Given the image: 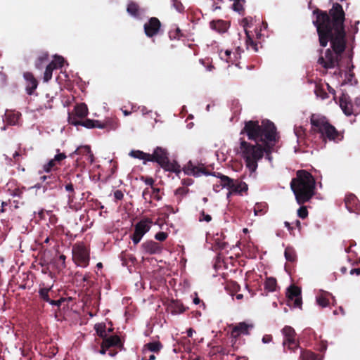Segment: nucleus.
I'll list each match as a JSON object with an SVG mask.
<instances>
[{
    "mask_svg": "<svg viewBox=\"0 0 360 360\" xmlns=\"http://www.w3.org/2000/svg\"><path fill=\"white\" fill-rule=\"evenodd\" d=\"M288 305L295 308H302L301 289L296 285H290L287 291Z\"/></svg>",
    "mask_w": 360,
    "mask_h": 360,
    "instance_id": "obj_10",
    "label": "nucleus"
},
{
    "mask_svg": "<svg viewBox=\"0 0 360 360\" xmlns=\"http://www.w3.org/2000/svg\"><path fill=\"white\" fill-rule=\"evenodd\" d=\"M160 166L166 171L174 172L176 174L181 172V166L178 162L176 161L170 162L169 158Z\"/></svg>",
    "mask_w": 360,
    "mask_h": 360,
    "instance_id": "obj_25",
    "label": "nucleus"
},
{
    "mask_svg": "<svg viewBox=\"0 0 360 360\" xmlns=\"http://www.w3.org/2000/svg\"><path fill=\"white\" fill-rule=\"evenodd\" d=\"M67 158L66 155L64 153L56 154L53 160L57 165H60V162L65 160Z\"/></svg>",
    "mask_w": 360,
    "mask_h": 360,
    "instance_id": "obj_54",
    "label": "nucleus"
},
{
    "mask_svg": "<svg viewBox=\"0 0 360 360\" xmlns=\"http://www.w3.org/2000/svg\"><path fill=\"white\" fill-rule=\"evenodd\" d=\"M313 14L316 16L313 25L316 28L320 46L326 47L330 41L332 48L326 50L324 57L321 56L323 49H319L321 56L317 63L326 70L334 68L338 65L339 56L346 49L345 13L342 5L333 3L328 11L316 8Z\"/></svg>",
    "mask_w": 360,
    "mask_h": 360,
    "instance_id": "obj_1",
    "label": "nucleus"
},
{
    "mask_svg": "<svg viewBox=\"0 0 360 360\" xmlns=\"http://www.w3.org/2000/svg\"><path fill=\"white\" fill-rule=\"evenodd\" d=\"M252 328V324L240 322L233 327L231 335L234 338H238L240 335H249V330Z\"/></svg>",
    "mask_w": 360,
    "mask_h": 360,
    "instance_id": "obj_18",
    "label": "nucleus"
},
{
    "mask_svg": "<svg viewBox=\"0 0 360 360\" xmlns=\"http://www.w3.org/2000/svg\"><path fill=\"white\" fill-rule=\"evenodd\" d=\"M41 180L42 185L40 184H37L35 185V187L37 188H40L43 187L44 192L46 191L48 188L53 189L56 187L57 183L58 181V177L56 175H44L40 177Z\"/></svg>",
    "mask_w": 360,
    "mask_h": 360,
    "instance_id": "obj_15",
    "label": "nucleus"
},
{
    "mask_svg": "<svg viewBox=\"0 0 360 360\" xmlns=\"http://www.w3.org/2000/svg\"><path fill=\"white\" fill-rule=\"evenodd\" d=\"M142 252L144 254L155 255L162 252V246L153 240H146L141 245Z\"/></svg>",
    "mask_w": 360,
    "mask_h": 360,
    "instance_id": "obj_14",
    "label": "nucleus"
},
{
    "mask_svg": "<svg viewBox=\"0 0 360 360\" xmlns=\"http://www.w3.org/2000/svg\"><path fill=\"white\" fill-rule=\"evenodd\" d=\"M340 106L347 116L352 115H356L358 114V112L354 107L349 96L347 94H342L340 98Z\"/></svg>",
    "mask_w": 360,
    "mask_h": 360,
    "instance_id": "obj_13",
    "label": "nucleus"
},
{
    "mask_svg": "<svg viewBox=\"0 0 360 360\" xmlns=\"http://www.w3.org/2000/svg\"><path fill=\"white\" fill-rule=\"evenodd\" d=\"M114 198L115 200H122L124 198V193L120 190H116L114 192Z\"/></svg>",
    "mask_w": 360,
    "mask_h": 360,
    "instance_id": "obj_59",
    "label": "nucleus"
},
{
    "mask_svg": "<svg viewBox=\"0 0 360 360\" xmlns=\"http://www.w3.org/2000/svg\"><path fill=\"white\" fill-rule=\"evenodd\" d=\"M210 25L211 29L215 30L216 32L220 34L225 33L230 26L228 22L223 20H212L210 22Z\"/></svg>",
    "mask_w": 360,
    "mask_h": 360,
    "instance_id": "obj_21",
    "label": "nucleus"
},
{
    "mask_svg": "<svg viewBox=\"0 0 360 360\" xmlns=\"http://www.w3.org/2000/svg\"><path fill=\"white\" fill-rule=\"evenodd\" d=\"M297 202L302 205L308 202L314 195L315 179L311 173L306 170H298L297 176L290 182Z\"/></svg>",
    "mask_w": 360,
    "mask_h": 360,
    "instance_id": "obj_3",
    "label": "nucleus"
},
{
    "mask_svg": "<svg viewBox=\"0 0 360 360\" xmlns=\"http://www.w3.org/2000/svg\"><path fill=\"white\" fill-rule=\"evenodd\" d=\"M214 243L219 249L223 250L226 248V243L221 240L219 238H214Z\"/></svg>",
    "mask_w": 360,
    "mask_h": 360,
    "instance_id": "obj_56",
    "label": "nucleus"
},
{
    "mask_svg": "<svg viewBox=\"0 0 360 360\" xmlns=\"http://www.w3.org/2000/svg\"><path fill=\"white\" fill-rule=\"evenodd\" d=\"M65 189L68 193V201L73 202L74 199L75 198V192L74 185L70 179H67L65 181Z\"/></svg>",
    "mask_w": 360,
    "mask_h": 360,
    "instance_id": "obj_29",
    "label": "nucleus"
},
{
    "mask_svg": "<svg viewBox=\"0 0 360 360\" xmlns=\"http://www.w3.org/2000/svg\"><path fill=\"white\" fill-rule=\"evenodd\" d=\"M65 300L66 299L64 297H61L58 300H52L51 302H50V304L60 307L62 303H63Z\"/></svg>",
    "mask_w": 360,
    "mask_h": 360,
    "instance_id": "obj_58",
    "label": "nucleus"
},
{
    "mask_svg": "<svg viewBox=\"0 0 360 360\" xmlns=\"http://www.w3.org/2000/svg\"><path fill=\"white\" fill-rule=\"evenodd\" d=\"M57 165L55 161L51 159L46 164H45L43 167V169L46 172H49L51 169H53Z\"/></svg>",
    "mask_w": 360,
    "mask_h": 360,
    "instance_id": "obj_48",
    "label": "nucleus"
},
{
    "mask_svg": "<svg viewBox=\"0 0 360 360\" xmlns=\"http://www.w3.org/2000/svg\"><path fill=\"white\" fill-rule=\"evenodd\" d=\"M64 62L65 60L62 56H55L53 60L49 65H52V69L56 70L62 68Z\"/></svg>",
    "mask_w": 360,
    "mask_h": 360,
    "instance_id": "obj_38",
    "label": "nucleus"
},
{
    "mask_svg": "<svg viewBox=\"0 0 360 360\" xmlns=\"http://www.w3.org/2000/svg\"><path fill=\"white\" fill-rule=\"evenodd\" d=\"M102 344L104 345L105 347H108L110 349L108 354L110 356H115L118 352L117 349L122 350L124 349L123 342L120 336L117 335H107L103 339Z\"/></svg>",
    "mask_w": 360,
    "mask_h": 360,
    "instance_id": "obj_9",
    "label": "nucleus"
},
{
    "mask_svg": "<svg viewBox=\"0 0 360 360\" xmlns=\"http://www.w3.org/2000/svg\"><path fill=\"white\" fill-rule=\"evenodd\" d=\"M152 198H153L155 200L159 201L162 199L161 195H160V189L159 188L152 187Z\"/></svg>",
    "mask_w": 360,
    "mask_h": 360,
    "instance_id": "obj_51",
    "label": "nucleus"
},
{
    "mask_svg": "<svg viewBox=\"0 0 360 360\" xmlns=\"http://www.w3.org/2000/svg\"><path fill=\"white\" fill-rule=\"evenodd\" d=\"M181 182H182L183 185L188 186H191L193 183V181L191 179L186 178V179H184Z\"/></svg>",
    "mask_w": 360,
    "mask_h": 360,
    "instance_id": "obj_64",
    "label": "nucleus"
},
{
    "mask_svg": "<svg viewBox=\"0 0 360 360\" xmlns=\"http://www.w3.org/2000/svg\"><path fill=\"white\" fill-rule=\"evenodd\" d=\"M156 357L154 354H150V352L142 353L141 360H155Z\"/></svg>",
    "mask_w": 360,
    "mask_h": 360,
    "instance_id": "obj_57",
    "label": "nucleus"
},
{
    "mask_svg": "<svg viewBox=\"0 0 360 360\" xmlns=\"http://www.w3.org/2000/svg\"><path fill=\"white\" fill-rule=\"evenodd\" d=\"M225 289L231 296H233L240 291V286L236 281H229L226 283Z\"/></svg>",
    "mask_w": 360,
    "mask_h": 360,
    "instance_id": "obj_28",
    "label": "nucleus"
},
{
    "mask_svg": "<svg viewBox=\"0 0 360 360\" xmlns=\"http://www.w3.org/2000/svg\"><path fill=\"white\" fill-rule=\"evenodd\" d=\"M72 259L75 264L80 267L86 268L89 264L90 248L84 243H77L72 246Z\"/></svg>",
    "mask_w": 360,
    "mask_h": 360,
    "instance_id": "obj_6",
    "label": "nucleus"
},
{
    "mask_svg": "<svg viewBox=\"0 0 360 360\" xmlns=\"http://www.w3.org/2000/svg\"><path fill=\"white\" fill-rule=\"evenodd\" d=\"M212 218L211 215L206 214L204 210H202L200 213L198 219L200 221H205L206 222H210L212 221Z\"/></svg>",
    "mask_w": 360,
    "mask_h": 360,
    "instance_id": "obj_50",
    "label": "nucleus"
},
{
    "mask_svg": "<svg viewBox=\"0 0 360 360\" xmlns=\"http://www.w3.org/2000/svg\"><path fill=\"white\" fill-rule=\"evenodd\" d=\"M48 60H49V55L46 53H42L40 56H39V57L37 58V59L35 61L36 68H37V69L42 68L43 63L46 61H47Z\"/></svg>",
    "mask_w": 360,
    "mask_h": 360,
    "instance_id": "obj_43",
    "label": "nucleus"
},
{
    "mask_svg": "<svg viewBox=\"0 0 360 360\" xmlns=\"http://www.w3.org/2000/svg\"><path fill=\"white\" fill-rule=\"evenodd\" d=\"M172 1L173 6L177 11L182 12L184 11V7L179 0H172Z\"/></svg>",
    "mask_w": 360,
    "mask_h": 360,
    "instance_id": "obj_55",
    "label": "nucleus"
},
{
    "mask_svg": "<svg viewBox=\"0 0 360 360\" xmlns=\"http://www.w3.org/2000/svg\"><path fill=\"white\" fill-rule=\"evenodd\" d=\"M330 295L329 293L326 292L316 297V302L317 304L322 307H326L329 304V300L327 296Z\"/></svg>",
    "mask_w": 360,
    "mask_h": 360,
    "instance_id": "obj_39",
    "label": "nucleus"
},
{
    "mask_svg": "<svg viewBox=\"0 0 360 360\" xmlns=\"http://www.w3.org/2000/svg\"><path fill=\"white\" fill-rule=\"evenodd\" d=\"M6 122L10 125H15L20 118V115L13 112H7L5 114Z\"/></svg>",
    "mask_w": 360,
    "mask_h": 360,
    "instance_id": "obj_34",
    "label": "nucleus"
},
{
    "mask_svg": "<svg viewBox=\"0 0 360 360\" xmlns=\"http://www.w3.org/2000/svg\"><path fill=\"white\" fill-rule=\"evenodd\" d=\"M105 328L106 326L105 323L96 324L94 326L96 334L102 339L107 336Z\"/></svg>",
    "mask_w": 360,
    "mask_h": 360,
    "instance_id": "obj_41",
    "label": "nucleus"
},
{
    "mask_svg": "<svg viewBox=\"0 0 360 360\" xmlns=\"http://www.w3.org/2000/svg\"><path fill=\"white\" fill-rule=\"evenodd\" d=\"M153 221L149 218H145L139 221L134 226V232L131 236L134 244L137 245L143 236L149 231Z\"/></svg>",
    "mask_w": 360,
    "mask_h": 360,
    "instance_id": "obj_7",
    "label": "nucleus"
},
{
    "mask_svg": "<svg viewBox=\"0 0 360 360\" xmlns=\"http://www.w3.org/2000/svg\"><path fill=\"white\" fill-rule=\"evenodd\" d=\"M248 190V184L242 181L239 179H234V183L233 184V187H231V191H229L228 196L232 193H237L242 195L243 193H246Z\"/></svg>",
    "mask_w": 360,
    "mask_h": 360,
    "instance_id": "obj_22",
    "label": "nucleus"
},
{
    "mask_svg": "<svg viewBox=\"0 0 360 360\" xmlns=\"http://www.w3.org/2000/svg\"><path fill=\"white\" fill-rule=\"evenodd\" d=\"M25 189V187L20 188L18 186L15 187L13 189H9V191L11 195H12L13 197H18L19 198H22Z\"/></svg>",
    "mask_w": 360,
    "mask_h": 360,
    "instance_id": "obj_44",
    "label": "nucleus"
},
{
    "mask_svg": "<svg viewBox=\"0 0 360 360\" xmlns=\"http://www.w3.org/2000/svg\"><path fill=\"white\" fill-rule=\"evenodd\" d=\"M80 120H82L88 115V108L85 103L77 104L72 111Z\"/></svg>",
    "mask_w": 360,
    "mask_h": 360,
    "instance_id": "obj_27",
    "label": "nucleus"
},
{
    "mask_svg": "<svg viewBox=\"0 0 360 360\" xmlns=\"http://www.w3.org/2000/svg\"><path fill=\"white\" fill-rule=\"evenodd\" d=\"M127 11L129 15L134 18L140 17V7L134 1L130 2L127 5Z\"/></svg>",
    "mask_w": 360,
    "mask_h": 360,
    "instance_id": "obj_30",
    "label": "nucleus"
},
{
    "mask_svg": "<svg viewBox=\"0 0 360 360\" xmlns=\"http://www.w3.org/2000/svg\"><path fill=\"white\" fill-rule=\"evenodd\" d=\"M273 337L271 335H264L262 338V342L264 344L269 343L272 341Z\"/></svg>",
    "mask_w": 360,
    "mask_h": 360,
    "instance_id": "obj_62",
    "label": "nucleus"
},
{
    "mask_svg": "<svg viewBox=\"0 0 360 360\" xmlns=\"http://www.w3.org/2000/svg\"><path fill=\"white\" fill-rule=\"evenodd\" d=\"M23 77L25 80V90L28 95H32L38 86V81L30 72H25Z\"/></svg>",
    "mask_w": 360,
    "mask_h": 360,
    "instance_id": "obj_16",
    "label": "nucleus"
},
{
    "mask_svg": "<svg viewBox=\"0 0 360 360\" xmlns=\"http://www.w3.org/2000/svg\"><path fill=\"white\" fill-rule=\"evenodd\" d=\"M183 171L187 175H192L194 176H200L202 174L205 176L213 175L219 179H220V184L222 187L227 188L229 191L233 187V184L234 183V179L229 177L228 176L224 175L221 173H211L208 172L206 168L203 166V165H195L191 161H189L184 167H183Z\"/></svg>",
    "mask_w": 360,
    "mask_h": 360,
    "instance_id": "obj_5",
    "label": "nucleus"
},
{
    "mask_svg": "<svg viewBox=\"0 0 360 360\" xmlns=\"http://www.w3.org/2000/svg\"><path fill=\"white\" fill-rule=\"evenodd\" d=\"M327 342L326 341H321L319 345V350L321 352H325L327 349Z\"/></svg>",
    "mask_w": 360,
    "mask_h": 360,
    "instance_id": "obj_61",
    "label": "nucleus"
},
{
    "mask_svg": "<svg viewBox=\"0 0 360 360\" xmlns=\"http://www.w3.org/2000/svg\"><path fill=\"white\" fill-rule=\"evenodd\" d=\"M169 307L172 314H181L188 309L180 300H172Z\"/></svg>",
    "mask_w": 360,
    "mask_h": 360,
    "instance_id": "obj_26",
    "label": "nucleus"
},
{
    "mask_svg": "<svg viewBox=\"0 0 360 360\" xmlns=\"http://www.w3.org/2000/svg\"><path fill=\"white\" fill-rule=\"evenodd\" d=\"M129 155L134 158H137L139 160H143L144 164L146 162L149 161V158L150 157V154L144 153L139 150H133L129 153Z\"/></svg>",
    "mask_w": 360,
    "mask_h": 360,
    "instance_id": "obj_33",
    "label": "nucleus"
},
{
    "mask_svg": "<svg viewBox=\"0 0 360 360\" xmlns=\"http://www.w3.org/2000/svg\"><path fill=\"white\" fill-rule=\"evenodd\" d=\"M282 332L284 335V340L283 342L284 349H285L286 347L288 349L292 351L297 349L299 347V344L295 339L296 333L294 328L286 326L283 328Z\"/></svg>",
    "mask_w": 360,
    "mask_h": 360,
    "instance_id": "obj_11",
    "label": "nucleus"
},
{
    "mask_svg": "<svg viewBox=\"0 0 360 360\" xmlns=\"http://www.w3.org/2000/svg\"><path fill=\"white\" fill-rule=\"evenodd\" d=\"M81 120H80L73 112H69V114H68L69 124L74 125V126H78V125H80Z\"/></svg>",
    "mask_w": 360,
    "mask_h": 360,
    "instance_id": "obj_45",
    "label": "nucleus"
},
{
    "mask_svg": "<svg viewBox=\"0 0 360 360\" xmlns=\"http://www.w3.org/2000/svg\"><path fill=\"white\" fill-rule=\"evenodd\" d=\"M297 215L302 219H305L308 216V210L307 207L301 206L297 210Z\"/></svg>",
    "mask_w": 360,
    "mask_h": 360,
    "instance_id": "obj_49",
    "label": "nucleus"
},
{
    "mask_svg": "<svg viewBox=\"0 0 360 360\" xmlns=\"http://www.w3.org/2000/svg\"><path fill=\"white\" fill-rule=\"evenodd\" d=\"M358 199L354 194L347 195L345 198L346 208L350 212H355L357 207Z\"/></svg>",
    "mask_w": 360,
    "mask_h": 360,
    "instance_id": "obj_24",
    "label": "nucleus"
},
{
    "mask_svg": "<svg viewBox=\"0 0 360 360\" xmlns=\"http://www.w3.org/2000/svg\"><path fill=\"white\" fill-rule=\"evenodd\" d=\"M310 123L311 130L314 133L319 134L321 139L324 142L329 141L338 143L343 139V134L338 131L325 116L312 114L310 117Z\"/></svg>",
    "mask_w": 360,
    "mask_h": 360,
    "instance_id": "obj_4",
    "label": "nucleus"
},
{
    "mask_svg": "<svg viewBox=\"0 0 360 360\" xmlns=\"http://www.w3.org/2000/svg\"><path fill=\"white\" fill-rule=\"evenodd\" d=\"M52 65H48L46 68L44 74V82H48L52 77V73L54 70L51 68Z\"/></svg>",
    "mask_w": 360,
    "mask_h": 360,
    "instance_id": "obj_46",
    "label": "nucleus"
},
{
    "mask_svg": "<svg viewBox=\"0 0 360 360\" xmlns=\"http://www.w3.org/2000/svg\"><path fill=\"white\" fill-rule=\"evenodd\" d=\"M91 148L88 146L78 147L73 153L70 155V157L73 158L75 155H79L86 156L89 154Z\"/></svg>",
    "mask_w": 360,
    "mask_h": 360,
    "instance_id": "obj_40",
    "label": "nucleus"
},
{
    "mask_svg": "<svg viewBox=\"0 0 360 360\" xmlns=\"http://www.w3.org/2000/svg\"><path fill=\"white\" fill-rule=\"evenodd\" d=\"M182 36L181 31L179 27L169 32V37L171 39H179Z\"/></svg>",
    "mask_w": 360,
    "mask_h": 360,
    "instance_id": "obj_47",
    "label": "nucleus"
},
{
    "mask_svg": "<svg viewBox=\"0 0 360 360\" xmlns=\"http://www.w3.org/2000/svg\"><path fill=\"white\" fill-rule=\"evenodd\" d=\"M149 196L150 198H152V195H151V193L149 190L148 188H145L143 191V193H142V197L145 199V200H147V196Z\"/></svg>",
    "mask_w": 360,
    "mask_h": 360,
    "instance_id": "obj_63",
    "label": "nucleus"
},
{
    "mask_svg": "<svg viewBox=\"0 0 360 360\" xmlns=\"http://www.w3.org/2000/svg\"><path fill=\"white\" fill-rule=\"evenodd\" d=\"M285 257L287 261L294 262L297 256L295 250L291 247H287L284 252Z\"/></svg>",
    "mask_w": 360,
    "mask_h": 360,
    "instance_id": "obj_36",
    "label": "nucleus"
},
{
    "mask_svg": "<svg viewBox=\"0 0 360 360\" xmlns=\"http://www.w3.org/2000/svg\"><path fill=\"white\" fill-rule=\"evenodd\" d=\"M168 153L167 150L157 147L153 154H150V157L148 159L150 162H155L160 165H162L168 159Z\"/></svg>",
    "mask_w": 360,
    "mask_h": 360,
    "instance_id": "obj_17",
    "label": "nucleus"
},
{
    "mask_svg": "<svg viewBox=\"0 0 360 360\" xmlns=\"http://www.w3.org/2000/svg\"><path fill=\"white\" fill-rule=\"evenodd\" d=\"M242 25L246 34V45L247 47L250 46L255 51H258L257 44L252 38L250 31L248 30L250 27V20L248 18H245L242 20Z\"/></svg>",
    "mask_w": 360,
    "mask_h": 360,
    "instance_id": "obj_20",
    "label": "nucleus"
},
{
    "mask_svg": "<svg viewBox=\"0 0 360 360\" xmlns=\"http://www.w3.org/2000/svg\"><path fill=\"white\" fill-rule=\"evenodd\" d=\"M189 192V189L186 187H179L178 188L174 194L177 198V201L180 202L182 200V198Z\"/></svg>",
    "mask_w": 360,
    "mask_h": 360,
    "instance_id": "obj_42",
    "label": "nucleus"
},
{
    "mask_svg": "<svg viewBox=\"0 0 360 360\" xmlns=\"http://www.w3.org/2000/svg\"><path fill=\"white\" fill-rule=\"evenodd\" d=\"M267 211V205L264 202H257L254 207V213L256 216L264 215Z\"/></svg>",
    "mask_w": 360,
    "mask_h": 360,
    "instance_id": "obj_35",
    "label": "nucleus"
},
{
    "mask_svg": "<svg viewBox=\"0 0 360 360\" xmlns=\"http://www.w3.org/2000/svg\"><path fill=\"white\" fill-rule=\"evenodd\" d=\"M245 134L255 144L248 142L243 137L239 139L237 153L243 158L246 167L250 172H255L258 167V162L264 154L270 160L278 136L274 122L264 120L259 124L258 121H245L244 127L240 133Z\"/></svg>",
    "mask_w": 360,
    "mask_h": 360,
    "instance_id": "obj_2",
    "label": "nucleus"
},
{
    "mask_svg": "<svg viewBox=\"0 0 360 360\" xmlns=\"http://www.w3.org/2000/svg\"><path fill=\"white\" fill-rule=\"evenodd\" d=\"M277 288V281L274 277H267L264 282V289L268 292H274Z\"/></svg>",
    "mask_w": 360,
    "mask_h": 360,
    "instance_id": "obj_32",
    "label": "nucleus"
},
{
    "mask_svg": "<svg viewBox=\"0 0 360 360\" xmlns=\"http://www.w3.org/2000/svg\"><path fill=\"white\" fill-rule=\"evenodd\" d=\"M140 179L143 181L146 185L153 187V184L155 183V180L150 177L147 176H141Z\"/></svg>",
    "mask_w": 360,
    "mask_h": 360,
    "instance_id": "obj_53",
    "label": "nucleus"
},
{
    "mask_svg": "<svg viewBox=\"0 0 360 360\" xmlns=\"http://www.w3.org/2000/svg\"><path fill=\"white\" fill-rule=\"evenodd\" d=\"M163 348V345L160 341H153L144 345L142 353L153 352L158 354Z\"/></svg>",
    "mask_w": 360,
    "mask_h": 360,
    "instance_id": "obj_23",
    "label": "nucleus"
},
{
    "mask_svg": "<svg viewBox=\"0 0 360 360\" xmlns=\"http://www.w3.org/2000/svg\"><path fill=\"white\" fill-rule=\"evenodd\" d=\"M80 125L87 129L99 128L105 129L107 131L115 130L117 128V124L111 120H107L104 122L100 120H94L91 119H86L81 120Z\"/></svg>",
    "mask_w": 360,
    "mask_h": 360,
    "instance_id": "obj_8",
    "label": "nucleus"
},
{
    "mask_svg": "<svg viewBox=\"0 0 360 360\" xmlns=\"http://www.w3.org/2000/svg\"><path fill=\"white\" fill-rule=\"evenodd\" d=\"M29 277L30 274L27 272H22L18 275V279H20V281L18 280L17 282L20 288L26 289L27 288H30V285L28 284L30 280Z\"/></svg>",
    "mask_w": 360,
    "mask_h": 360,
    "instance_id": "obj_31",
    "label": "nucleus"
},
{
    "mask_svg": "<svg viewBox=\"0 0 360 360\" xmlns=\"http://www.w3.org/2000/svg\"><path fill=\"white\" fill-rule=\"evenodd\" d=\"M161 22L158 18L152 17L144 24V32L148 37L157 35L160 30Z\"/></svg>",
    "mask_w": 360,
    "mask_h": 360,
    "instance_id": "obj_12",
    "label": "nucleus"
},
{
    "mask_svg": "<svg viewBox=\"0 0 360 360\" xmlns=\"http://www.w3.org/2000/svg\"><path fill=\"white\" fill-rule=\"evenodd\" d=\"M300 360H317V355L309 350H302Z\"/></svg>",
    "mask_w": 360,
    "mask_h": 360,
    "instance_id": "obj_37",
    "label": "nucleus"
},
{
    "mask_svg": "<svg viewBox=\"0 0 360 360\" xmlns=\"http://www.w3.org/2000/svg\"><path fill=\"white\" fill-rule=\"evenodd\" d=\"M168 237V233L166 232L160 231L155 235V238L160 242L165 241Z\"/></svg>",
    "mask_w": 360,
    "mask_h": 360,
    "instance_id": "obj_52",
    "label": "nucleus"
},
{
    "mask_svg": "<svg viewBox=\"0 0 360 360\" xmlns=\"http://www.w3.org/2000/svg\"><path fill=\"white\" fill-rule=\"evenodd\" d=\"M51 286H45L44 283H41L39 285V288L38 290V295L39 299L45 302L49 303L51 302L53 299V291L52 290Z\"/></svg>",
    "mask_w": 360,
    "mask_h": 360,
    "instance_id": "obj_19",
    "label": "nucleus"
},
{
    "mask_svg": "<svg viewBox=\"0 0 360 360\" xmlns=\"http://www.w3.org/2000/svg\"><path fill=\"white\" fill-rule=\"evenodd\" d=\"M315 94L316 96H321L322 98H324V96L326 95V93L324 92L323 89L317 85L316 86Z\"/></svg>",
    "mask_w": 360,
    "mask_h": 360,
    "instance_id": "obj_60",
    "label": "nucleus"
}]
</instances>
